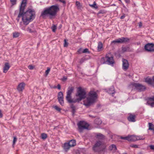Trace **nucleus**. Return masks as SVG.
<instances>
[{"label": "nucleus", "instance_id": "f257e3e1", "mask_svg": "<svg viewBox=\"0 0 154 154\" xmlns=\"http://www.w3.org/2000/svg\"><path fill=\"white\" fill-rule=\"evenodd\" d=\"M26 4V0H23L20 6L18 17H22L24 24L27 25L35 18V11L29 9L24 12Z\"/></svg>", "mask_w": 154, "mask_h": 154}, {"label": "nucleus", "instance_id": "f03ea898", "mask_svg": "<svg viewBox=\"0 0 154 154\" xmlns=\"http://www.w3.org/2000/svg\"><path fill=\"white\" fill-rule=\"evenodd\" d=\"M60 9L58 5H53L45 8L41 14V16L44 18L46 16H49L50 19L55 17Z\"/></svg>", "mask_w": 154, "mask_h": 154}, {"label": "nucleus", "instance_id": "7ed1b4c3", "mask_svg": "<svg viewBox=\"0 0 154 154\" xmlns=\"http://www.w3.org/2000/svg\"><path fill=\"white\" fill-rule=\"evenodd\" d=\"M97 97V95L96 92L91 91L89 94L88 97L83 101V104L87 107L90 106L94 103Z\"/></svg>", "mask_w": 154, "mask_h": 154}, {"label": "nucleus", "instance_id": "20e7f679", "mask_svg": "<svg viewBox=\"0 0 154 154\" xmlns=\"http://www.w3.org/2000/svg\"><path fill=\"white\" fill-rule=\"evenodd\" d=\"M86 92L84 89L82 88L81 87H79L75 94L76 96L78 97L75 99V103L79 102L82 99H85L86 97Z\"/></svg>", "mask_w": 154, "mask_h": 154}, {"label": "nucleus", "instance_id": "39448f33", "mask_svg": "<svg viewBox=\"0 0 154 154\" xmlns=\"http://www.w3.org/2000/svg\"><path fill=\"white\" fill-rule=\"evenodd\" d=\"M106 146L102 142L98 140L96 141L93 147V150L96 152L104 151L106 149Z\"/></svg>", "mask_w": 154, "mask_h": 154}, {"label": "nucleus", "instance_id": "423d86ee", "mask_svg": "<svg viewBox=\"0 0 154 154\" xmlns=\"http://www.w3.org/2000/svg\"><path fill=\"white\" fill-rule=\"evenodd\" d=\"M74 89V87L72 86H69L67 89L66 99L69 103H75V99H72L71 96V94L73 92Z\"/></svg>", "mask_w": 154, "mask_h": 154}, {"label": "nucleus", "instance_id": "0eeeda50", "mask_svg": "<svg viewBox=\"0 0 154 154\" xmlns=\"http://www.w3.org/2000/svg\"><path fill=\"white\" fill-rule=\"evenodd\" d=\"M79 131L80 133L82 132L85 129H88L89 125L86 122L83 121H80L77 124Z\"/></svg>", "mask_w": 154, "mask_h": 154}, {"label": "nucleus", "instance_id": "6e6552de", "mask_svg": "<svg viewBox=\"0 0 154 154\" xmlns=\"http://www.w3.org/2000/svg\"><path fill=\"white\" fill-rule=\"evenodd\" d=\"M130 40V39L128 38L121 37L112 42V44H115L116 43L123 44L126 43Z\"/></svg>", "mask_w": 154, "mask_h": 154}, {"label": "nucleus", "instance_id": "1a4fd4ad", "mask_svg": "<svg viewBox=\"0 0 154 154\" xmlns=\"http://www.w3.org/2000/svg\"><path fill=\"white\" fill-rule=\"evenodd\" d=\"M132 85L139 92L144 91L146 89V87L145 86L139 83H133L132 84Z\"/></svg>", "mask_w": 154, "mask_h": 154}, {"label": "nucleus", "instance_id": "9d476101", "mask_svg": "<svg viewBox=\"0 0 154 154\" xmlns=\"http://www.w3.org/2000/svg\"><path fill=\"white\" fill-rule=\"evenodd\" d=\"M144 49L147 52H154V44L148 43L146 44L144 46Z\"/></svg>", "mask_w": 154, "mask_h": 154}, {"label": "nucleus", "instance_id": "9b49d317", "mask_svg": "<svg viewBox=\"0 0 154 154\" xmlns=\"http://www.w3.org/2000/svg\"><path fill=\"white\" fill-rule=\"evenodd\" d=\"M110 55V53L106 55V60L103 62V63L107 62V63L109 65H113L114 62L113 57L111 56Z\"/></svg>", "mask_w": 154, "mask_h": 154}, {"label": "nucleus", "instance_id": "f8f14e48", "mask_svg": "<svg viewBox=\"0 0 154 154\" xmlns=\"http://www.w3.org/2000/svg\"><path fill=\"white\" fill-rule=\"evenodd\" d=\"M120 138L125 140H127L129 141H136V135H128L126 137L121 136Z\"/></svg>", "mask_w": 154, "mask_h": 154}, {"label": "nucleus", "instance_id": "ddd939ff", "mask_svg": "<svg viewBox=\"0 0 154 154\" xmlns=\"http://www.w3.org/2000/svg\"><path fill=\"white\" fill-rule=\"evenodd\" d=\"M57 99L60 103L62 106L64 104L63 95L61 91H60L58 94Z\"/></svg>", "mask_w": 154, "mask_h": 154}, {"label": "nucleus", "instance_id": "4468645a", "mask_svg": "<svg viewBox=\"0 0 154 154\" xmlns=\"http://www.w3.org/2000/svg\"><path fill=\"white\" fill-rule=\"evenodd\" d=\"M122 68L124 70H126L129 67V63L128 61L125 59H122Z\"/></svg>", "mask_w": 154, "mask_h": 154}, {"label": "nucleus", "instance_id": "2eb2a0df", "mask_svg": "<svg viewBox=\"0 0 154 154\" xmlns=\"http://www.w3.org/2000/svg\"><path fill=\"white\" fill-rule=\"evenodd\" d=\"M25 84L24 82H21L17 86V90L20 92H22L24 89Z\"/></svg>", "mask_w": 154, "mask_h": 154}, {"label": "nucleus", "instance_id": "dca6fc26", "mask_svg": "<svg viewBox=\"0 0 154 154\" xmlns=\"http://www.w3.org/2000/svg\"><path fill=\"white\" fill-rule=\"evenodd\" d=\"M135 118V115L130 114L129 116L128 117V119L130 122H134L136 121Z\"/></svg>", "mask_w": 154, "mask_h": 154}, {"label": "nucleus", "instance_id": "f3484780", "mask_svg": "<svg viewBox=\"0 0 154 154\" xmlns=\"http://www.w3.org/2000/svg\"><path fill=\"white\" fill-rule=\"evenodd\" d=\"M33 25H32L29 26H28L26 31L30 33H35L36 32V31L33 28Z\"/></svg>", "mask_w": 154, "mask_h": 154}, {"label": "nucleus", "instance_id": "a211bd4d", "mask_svg": "<svg viewBox=\"0 0 154 154\" xmlns=\"http://www.w3.org/2000/svg\"><path fill=\"white\" fill-rule=\"evenodd\" d=\"M96 135V138L97 139L103 140L105 139V136L101 133H97Z\"/></svg>", "mask_w": 154, "mask_h": 154}, {"label": "nucleus", "instance_id": "6ab92c4d", "mask_svg": "<svg viewBox=\"0 0 154 154\" xmlns=\"http://www.w3.org/2000/svg\"><path fill=\"white\" fill-rule=\"evenodd\" d=\"M10 67L9 64L8 63H5V66L3 67V72L6 73Z\"/></svg>", "mask_w": 154, "mask_h": 154}, {"label": "nucleus", "instance_id": "aec40b11", "mask_svg": "<svg viewBox=\"0 0 154 154\" xmlns=\"http://www.w3.org/2000/svg\"><path fill=\"white\" fill-rule=\"evenodd\" d=\"M149 100V105H150L152 107H153L154 106V96L150 97Z\"/></svg>", "mask_w": 154, "mask_h": 154}, {"label": "nucleus", "instance_id": "412c9836", "mask_svg": "<svg viewBox=\"0 0 154 154\" xmlns=\"http://www.w3.org/2000/svg\"><path fill=\"white\" fill-rule=\"evenodd\" d=\"M71 147L68 143H65L63 145V148L65 152H67Z\"/></svg>", "mask_w": 154, "mask_h": 154}, {"label": "nucleus", "instance_id": "4be33fe9", "mask_svg": "<svg viewBox=\"0 0 154 154\" xmlns=\"http://www.w3.org/2000/svg\"><path fill=\"white\" fill-rule=\"evenodd\" d=\"M109 149L110 151H113V152H115L117 150V148L116 145L112 144L109 146Z\"/></svg>", "mask_w": 154, "mask_h": 154}, {"label": "nucleus", "instance_id": "5701e85b", "mask_svg": "<svg viewBox=\"0 0 154 154\" xmlns=\"http://www.w3.org/2000/svg\"><path fill=\"white\" fill-rule=\"evenodd\" d=\"M68 143L71 147L74 146L76 145L75 140H71Z\"/></svg>", "mask_w": 154, "mask_h": 154}, {"label": "nucleus", "instance_id": "b1692460", "mask_svg": "<svg viewBox=\"0 0 154 154\" xmlns=\"http://www.w3.org/2000/svg\"><path fill=\"white\" fill-rule=\"evenodd\" d=\"M145 82L149 84L152 85V78L151 79L147 77L145 79Z\"/></svg>", "mask_w": 154, "mask_h": 154}, {"label": "nucleus", "instance_id": "393cba45", "mask_svg": "<svg viewBox=\"0 0 154 154\" xmlns=\"http://www.w3.org/2000/svg\"><path fill=\"white\" fill-rule=\"evenodd\" d=\"M94 122L96 124L100 125L102 121L100 119L96 118L94 120Z\"/></svg>", "mask_w": 154, "mask_h": 154}, {"label": "nucleus", "instance_id": "a878e982", "mask_svg": "<svg viewBox=\"0 0 154 154\" xmlns=\"http://www.w3.org/2000/svg\"><path fill=\"white\" fill-rule=\"evenodd\" d=\"M149 130H154V125L151 123H149Z\"/></svg>", "mask_w": 154, "mask_h": 154}, {"label": "nucleus", "instance_id": "bb28decb", "mask_svg": "<svg viewBox=\"0 0 154 154\" xmlns=\"http://www.w3.org/2000/svg\"><path fill=\"white\" fill-rule=\"evenodd\" d=\"M122 50L123 52H125L126 51H130V48L128 46H126L125 47H122Z\"/></svg>", "mask_w": 154, "mask_h": 154}, {"label": "nucleus", "instance_id": "cd10ccee", "mask_svg": "<svg viewBox=\"0 0 154 154\" xmlns=\"http://www.w3.org/2000/svg\"><path fill=\"white\" fill-rule=\"evenodd\" d=\"M136 141L138 140H145V138L141 136H136Z\"/></svg>", "mask_w": 154, "mask_h": 154}, {"label": "nucleus", "instance_id": "c85d7f7f", "mask_svg": "<svg viewBox=\"0 0 154 154\" xmlns=\"http://www.w3.org/2000/svg\"><path fill=\"white\" fill-rule=\"evenodd\" d=\"M103 45L102 42H99L98 43V51H100L101 50V49L102 48Z\"/></svg>", "mask_w": 154, "mask_h": 154}, {"label": "nucleus", "instance_id": "c756f323", "mask_svg": "<svg viewBox=\"0 0 154 154\" xmlns=\"http://www.w3.org/2000/svg\"><path fill=\"white\" fill-rule=\"evenodd\" d=\"M109 92L110 94H113L115 93L114 88L113 87H111L109 90Z\"/></svg>", "mask_w": 154, "mask_h": 154}, {"label": "nucleus", "instance_id": "7c9ffc66", "mask_svg": "<svg viewBox=\"0 0 154 154\" xmlns=\"http://www.w3.org/2000/svg\"><path fill=\"white\" fill-rule=\"evenodd\" d=\"M89 5L91 7L95 9H97L98 8L97 6V5L96 3L95 2H94V3L93 5H91L89 4Z\"/></svg>", "mask_w": 154, "mask_h": 154}, {"label": "nucleus", "instance_id": "2f4dec72", "mask_svg": "<svg viewBox=\"0 0 154 154\" xmlns=\"http://www.w3.org/2000/svg\"><path fill=\"white\" fill-rule=\"evenodd\" d=\"M20 33L18 32H15L13 33V37L14 38H17L19 36Z\"/></svg>", "mask_w": 154, "mask_h": 154}, {"label": "nucleus", "instance_id": "473e14b6", "mask_svg": "<svg viewBox=\"0 0 154 154\" xmlns=\"http://www.w3.org/2000/svg\"><path fill=\"white\" fill-rule=\"evenodd\" d=\"M106 13V11L104 10H101L98 13L97 15L98 16H99L100 14H104Z\"/></svg>", "mask_w": 154, "mask_h": 154}, {"label": "nucleus", "instance_id": "72a5a7b5", "mask_svg": "<svg viewBox=\"0 0 154 154\" xmlns=\"http://www.w3.org/2000/svg\"><path fill=\"white\" fill-rule=\"evenodd\" d=\"M41 138L43 139H45L47 137V135L46 134L42 133L41 134Z\"/></svg>", "mask_w": 154, "mask_h": 154}, {"label": "nucleus", "instance_id": "f704fd0d", "mask_svg": "<svg viewBox=\"0 0 154 154\" xmlns=\"http://www.w3.org/2000/svg\"><path fill=\"white\" fill-rule=\"evenodd\" d=\"M50 70V68L49 67L47 68V70L45 72V76H47L49 74Z\"/></svg>", "mask_w": 154, "mask_h": 154}, {"label": "nucleus", "instance_id": "c9c22d12", "mask_svg": "<svg viewBox=\"0 0 154 154\" xmlns=\"http://www.w3.org/2000/svg\"><path fill=\"white\" fill-rule=\"evenodd\" d=\"M75 4L78 8H80L82 7L81 3L79 2L76 1Z\"/></svg>", "mask_w": 154, "mask_h": 154}, {"label": "nucleus", "instance_id": "e433bc0d", "mask_svg": "<svg viewBox=\"0 0 154 154\" xmlns=\"http://www.w3.org/2000/svg\"><path fill=\"white\" fill-rule=\"evenodd\" d=\"M51 29L53 32H55L57 29V26L55 25H54L52 27Z\"/></svg>", "mask_w": 154, "mask_h": 154}, {"label": "nucleus", "instance_id": "4c0bfd02", "mask_svg": "<svg viewBox=\"0 0 154 154\" xmlns=\"http://www.w3.org/2000/svg\"><path fill=\"white\" fill-rule=\"evenodd\" d=\"M64 47H66L68 46V42H66V39H64Z\"/></svg>", "mask_w": 154, "mask_h": 154}, {"label": "nucleus", "instance_id": "58836bf2", "mask_svg": "<svg viewBox=\"0 0 154 154\" xmlns=\"http://www.w3.org/2000/svg\"><path fill=\"white\" fill-rule=\"evenodd\" d=\"M71 107L73 113H74L75 111V107L73 104H71Z\"/></svg>", "mask_w": 154, "mask_h": 154}, {"label": "nucleus", "instance_id": "ea45409f", "mask_svg": "<svg viewBox=\"0 0 154 154\" xmlns=\"http://www.w3.org/2000/svg\"><path fill=\"white\" fill-rule=\"evenodd\" d=\"M82 52L84 53H89V52L88 51V48H85L83 50V51Z\"/></svg>", "mask_w": 154, "mask_h": 154}, {"label": "nucleus", "instance_id": "a19ab883", "mask_svg": "<svg viewBox=\"0 0 154 154\" xmlns=\"http://www.w3.org/2000/svg\"><path fill=\"white\" fill-rule=\"evenodd\" d=\"M54 109L58 111H60L61 109L59 108L58 106H56L54 107Z\"/></svg>", "mask_w": 154, "mask_h": 154}, {"label": "nucleus", "instance_id": "79ce46f5", "mask_svg": "<svg viewBox=\"0 0 154 154\" xmlns=\"http://www.w3.org/2000/svg\"><path fill=\"white\" fill-rule=\"evenodd\" d=\"M17 140V137H14L13 141V146H14V144H15Z\"/></svg>", "mask_w": 154, "mask_h": 154}, {"label": "nucleus", "instance_id": "37998d69", "mask_svg": "<svg viewBox=\"0 0 154 154\" xmlns=\"http://www.w3.org/2000/svg\"><path fill=\"white\" fill-rule=\"evenodd\" d=\"M17 0H10L12 5H14L16 4V2Z\"/></svg>", "mask_w": 154, "mask_h": 154}, {"label": "nucleus", "instance_id": "c03bdc74", "mask_svg": "<svg viewBox=\"0 0 154 154\" xmlns=\"http://www.w3.org/2000/svg\"><path fill=\"white\" fill-rule=\"evenodd\" d=\"M86 60V59L85 58H82L80 60V63H83L84 61Z\"/></svg>", "mask_w": 154, "mask_h": 154}, {"label": "nucleus", "instance_id": "a18cd8bd", "mask_svg": "<svg viewBox=\"0 0 154 154\" xmlns=\"http://www.w3.org/2000/svg\"><path fill=\"white\" fill-rule=\"evenodd\" d=\"M28 68L31 70L33 69L34 68V66L32 65H29L28 66Z\"/></svg>", "mask_w": 154, "mask_h": 154}, {"label": "nucleus", "instance_id": "49530a36", "mask_svg": "<svg viewBox=\"0 0 154 154\" xmlns=\"http://www.w3.org/2000/svg\"><path fill=\"white\" fill-rule=\"evenodd\" d=\"M150 149L154 150V145H150L149 146Z\"/></svg>", "mask_w": 154, "mask_h": 154}, {"label": "nucleus", "instance_id": "de8ad7c7", "mask_svg": "<svg viewBox=\"0 0 154 154\" xmlns=\"http://www.w3.org/2000/svg\"><path fill=\"white\" fill-rule=\"evenodd\" d=\"M67 79V78L63 76V77L62 79L61 80L63 81H66Z\"/></svg>", "mask_w": 154, "mask_h": 154}, {"label": "nucleus", "instance_id": "09e8293b", "mask_svg": "<svg viewBox=\"0 0 154 154\" xmlns=\"http://www.w3.org/2000/svg\"><path fill=\"white\" fill-rule=\"evenodd\" d=\"M131 146L133 148H137L138 147V145H131Z\"/></svg>", "mask_w": 154, "mask_h": 154}, {"label": "nucleus", "instance_id": "8fccbe9b", "mask_svg": "<svg viewBox=\"0 0 154 154\" xmlns=\"http://www.w3.org/2000/svg\"><path fill=\"white\" fill-rule=\"evenodd\" d=\"M57 88L59 90H60L61 89V86L60 84H59L57 85Z\"/></svg>", "mask_w": 154, "mask_h": 154}, {"label": "nucleus", "instance_id": "3c124183", "mask_svg": "<svg viewBox=\"0 0 154 154\" xmlns=\"http://www.w3.org/2000/svg\"><path fill=\"white\" fill-rule=\"evenodd\" d=\"M125 17V14H124L122 16H121L120 17V19H124Z\"/></svg>", "mask_w": 154, "mask_h": 154}, {"label": "nucleus", "instance_id": "603ef678", "mask_svg": "<svg viewBox=\"0 0 154 154\" xmlns=\"http://www.w3.org/2000/svg\"><path fill=\"white\" fill-rule=\"evenodd\" d=\"M125 2L127 4H128L130 3V0H125Z\"/></svg>", "mask_w": 154, "mask_h": 154}, {"label": "nucleus", "instance_id": "864d4df0", "mask_svg": "<svg viewBox=\"0 0 154 154\" xmlns=\"http://www.w3.org/2000/svg\"><path fill=\"white\" fill-rule=\"evenodd\" d=\"M60 2H62L63 3H66V2L65 1H64V0H59Z\"/></svg>", "mask_w": 154, "mask_h": 154}, {"label": "nucleus", "instance_id": "5fc2aeb1", "mask_svg": "<svg viewBox=\"0 0 154 154\" xmlns=\"http://www.w3.org/2000/svg\"><path fill=\"white\" fill-rule=\"evenodd\" d=\"M152 85L154 86V76L152 77Z\"/></svg>", "mask_w": 154, "mask_h": 154}, {"label": "nucleus", "instance_id": "6e6d98bb", "mask_svg": "<svg viewBox=\"0 0 154 154\" xmlns=\"http://www.w3.org/2000/svg\"><path fill=\"white\" fill-rule=\"evenodd\" d=\"M2 115L1 113V110L0 109V117H2Z\"/></svg>", "mask_w": 154, "mask_h": 154}, {"label": "nucleus", "instance_id": "4d7b16f0", "mask_svg": "<svg viewBox=\"0 0 154 154\" xmlns=\"http://www.w3.org/2000/svg\"><path fill=\"white\" fill-rule=\"evenodd\" d=\"M139 25L140 27L141 26H142V23L141 22H140L139 23Z\"/></svg>", "mask_w": 154, "mask_h": 154}, {"label": "nucleus", "instance_id": "13d9d810", "mask_svg": "<svg viewBox=\"0 0 154 154\" xmlns=\"http://www.w3.org/2000/svg\"><path fill=\"white\" fill-rule=\"evenodd\" d=\"M20 17H18V16L17 17V18L16 20H17L18 21H19V18Z\"/></svg>", "mask_w": 154, "mask_h": 154}, {"label": "nucleus", "instance_id": "bf43d9fd", "mask_svg": "<svg viewBox=\"0 0 154 154\" xmlns=\"http://www.w3.org/2000/svg\"><path fill=\"white\" fill-rule=\"evenodd\" d=\"M21 29L22 30H25V27H22L21 28Z\"/></svg>", "mask_w": 154, "mask_h": 154}, {"label": "nucleus", "instance_id": "052dcab7", "mask_svg": "<svg viewBox=\"0 0 154 154\" xmlns=\"http://www.w3.org/2000/svg\"><path fill=\"white\" fill-rule=\"evenodd\" d=\"M81 49H79L78 51V52L80 53V51H81Z\"/></svg>", "mask_w": 154, "mask_h": 154}, {"label": "nucleus", "instance_id": "680f3d73", "mask_svg": "<svg viewBox=\"0 0 154 154\" xmlns=\"http://www.w3.org/2000/svg\"><path fill=\"white\" fill-rule=\"evenodd\" d=\"M104 60V57H102L101 58V60Z\"/></svg>", "mask_w": 154, "mask_h": 154}, {"label": "nucleus", "instance_id": "e2e57ef3", "mask_svg": "<svg viewBox=\"0 0 154 154\" xmlns=\"http://www.w3.org/2000/svg\"><path fill=\"white\" fill-rule=\"evenodd\" d=\"M89 116H90V117H92V116H91L90 115H89Z\"/></svg>", "mask_w": 154, "mask_h": 154}, {"label": "nucleus", "instance_id": "0e129e2a", "mask_svg": "<svg viewBox=\"0 0 154 154\" xmlns=\"http://www.w3.org/2000/svg\"><path fill=\"white\" fill-rule=\"evenodd\" d=\"M119 1L121 2V0H119Z\"/></svg>", "mask_w": 154, "mask_h": 154}]
</instances>
